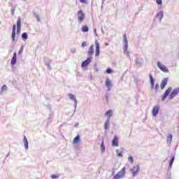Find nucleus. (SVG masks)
Returning a JSON list of instances; mask_svg holds the SVG:
<instances>
[{"label":"nucleus","instance_id":"1","mask_svg":"<svg viewBox=\"0 0 179 179\" xmlns=\"http://www.w3.org/2000/svg\"><path fill=\"white\" fill-rule=\"evenodd\" d=\"M123 44H124V53L129 55L128 53V38H127V34L123 35Z\"/></svg>","mask_w":179,"mask_h":179},{"label":"nucleus","instance_id":"2","mask_svg":"<svg viewBox=\"0 0 179 179\" xmlns=\"http://www.w3.org/2000/svg\"><path fill=\"white\" fill-rule=\"evenodd\" d=\"M125 177V167H123L115 176L114 179H121Z\"/></svg>","mask_w":179,"mask_h":179},{"label":"nucleus","instance_id":"3","mask_svg":"<svg viewBox=\"0 0 179 179\" xmlns=\"http://www.w3.org/2000/svg\"><path fill=\"white\" fill-rule=\"evenodd\" d=\"M131 171L132 173L133 177H136V176H138V173L141 171V166H139V165H136L133 166V168L131 169Z\"/></svg>","mask_w":179,"mask_h":179},{"label":"nucleus","instance_id":"4","mask_svg":"<svg viewBox=\"0 0 179 179\" xmlns=\"http://www.w3.org/2000/svg\"><path fill=\"white\" fill-rule=\"evenodd\" d=\"M77 16H78V20L79 23H82V22L83 20H85V13H83V10H80L78 13H77Z\"/></svg>","mask_w":179,"mask_h":179},{"label":"nucleus","instance_id":"5","mask_svg":"<svg viewBox=\"0 0 179 179\" xmlns=\"http://www.w3.org/2000/svg\"><path fill=\"white\" fill-rule=\"evenodd\" d=\"M22 29V18L19 17L17 20V36L20 33Z\"/></svg>","mask_w":179,"mask_h":179},{"label":"nucleus","instance_id":"6","mask_svg":"<svg viewBox=\"0 0 179 179\" xmlns=\"http://www.w3.org/2000/svg\"><path fill=\"white\" fill-rule=\"evenodd\" d=\"M95 57H99L100 55V43L99 41H95Z\"/></svg>","mask_w":179,"mask_h":179},{"label":"nucleus","instance_id":"7","mask_svg":"<svg viewBox=\"0 0 179 179\" xmlns=\"http://www.w3.org/2000/svg\"><path fill=\"white\" fill-rule=\"evenodd\" d=\"M157 66L161 71H162V72L169 73V69L166 67V66H164L160 62H157Z\"/></svg>","mask_w":179,"mask_h":179},{"label":"nucleus","instance_id":"8","mask_svg":"<svg viewBox=\"0 0 179 179\" xmlns=\"http://www.w3.org/2000/svg\"><path fill=\"white\" fill-rule=\"evenodd\" d=\"M159 110H160V106L159 105L155 106L152 108V116L157 117L159 114Z\"/></svg>","mask_w":179,"mask_h":179},{"label":"nucleus","instance_id":"9","mask_svg":"<svg viewBox=\"0 0 179 179\" xmlns=\"http://www.w3.org/2000/svg\"><path fill=\"white\" fill-rule=\"evenodd\" d=\"M178 93H179V88H176V89L173 90L169 96V100H173V99H174V96H177V94H178Z\"/></svg>","mask_w":179,"mask_h":179},{"label":"nucleus","instance_id":"10","mask_svg":"<svg viewBox=\"0 0 179 179\" xmlns=\"http://www.w3.org/2000/svg\"><path fill=\"white\" fill-rule=\"evenodd\" d=\"M171 90H173V88L171 87H169L167 89V90L164 92V94L162 95V101H164L167 97V96H169V94H170V92H171Z\"/></svg>","mask_w":179,"mask_h":179},{"label":"nucleus","instance_id":"11","mask_svg":"<svg viewBox=\"0 0 179 179\" xmlns=\"http://www.w3.org/2000/svg\"><path fill=\"white\" fill-rule=\"evenodd\" d=\"M90 62H92V57H88L85 61L83 62L81 66L85 68V66H87Z\"/></svg>","mask_w":179,"mask_h":179},{"label":"nucleus","instance_id":"12","mask_svg":"<svg viewBox=\"0 0 179 179\" xmlns=\"http://www.w3.org/2000/svg\"><path fill=\"white\" fill-rule=\"evenodd\" d=\"M106 86L108 88V92H110V90H111V87L113 86V83L110 80V78H106Z\"/></svg>","mask_w":179,"mask_h":179},{"label":"nucleus","instance_id":"13","mask_svg":"<svg viewBox=\"0 0 179 179\" xmlns=\"http://www.w3.org/2000/svg\"><path fill=\"white\" fill-rule=\"evenodd\" d=\"M69 97L71 100H73L75 103V108L78 106V100L76 99V97L73 94H69Z\"/></svg>","mask_w":179,"mask_h":179},{"label":"nucleus","instance_id":"14","mask_svg":"<svg viewBox=\"0 0 179 179\" xmlns=\"http://www.w3.org/2000/svg\"><path fill=\"white\" fill-rule=\"evenodd\" d=\"M12 41H15V38H16V24L13 26V32H12Z\"/></svg>","mask_w":179,"mask_h":179},{"label":"nucleus","instance_id":"15","mask_svg":"<svg viewBox=\"0 0 179 179\" xmlns=\"http://www.w3.org/2000/svg\"><path fill=\"white\" fill-rule=\"evenodd\" d=\"M94 53V45H92L90 47V49L87 52V55H88V57H92V55H93Z\"/></svg>","mask_w":179,"mask_h":179},{"label":"nucleus","instance_id":"16","mask_svg":"<svg viewBox=\"0 0 179 179\" xmlns=\"http://www.w3.org/2000/svg\"><path fill=\"white\" fill-rule=\"evenodd\" d=\"M112 146H115L116 148H117V146H119L118 137H117V136H115L113 138V140L112 141Z\"/></svg>","mask_w":179,"mask_h":179},{"label":"nucleus","instance_id":"17","mask_svg":"<svg viewBox=\"0 0 179 179\" xmlns=\"http://www.w3.org/2000/svg\"><path fill=\"white\" fill-rule=\"evenodd\" d=\"M164 16V13L163 11H159L156 17L159 18V22L162 23V19H163V17Z\"/></svg>","mask_w":179,"mask_h":179},{"label":"nucleus","instance_id":"18","mask_svg":"<svg viewBox=\"0 0 179 179\" xmlns=\"http://www.w3.org/2000/svg\"><path fill=\"white\" fill-rule=\"evenodd\" d=\"M150 81L151 83V89H155V78H153V76L151 73L149 74Z\"/></svg>","mask_w":179,"mask_h":179},{"label":"nucleus","instance_id":"19","mask_svg":"<svg viewBox=\"0 0 179 179\" xmlns=\"http://www.w3.org/2000/svg\"><path fill=\"white\" fill-rule=\"evenodd\" d=\"M23 142L26 150H29V141H27V138L26 137V136H24Z\"/></svg>","mask_w":179,"mask_h":179},{"label":"nucleus","instance_id":"20","mask_svg":"<svg viewBox=\"0 0 179 179\" xmlns=\"http://www.w3.org/2000/svg\"><path fill=\"white\" fill-rule=\"evenodd\" d=\"M173 141V135L171 134H168L167 137H166V143L168 145H171V142Z\"/></svg>","mask_w":179,"mask_h":179},{"label":"nucleus","instance_id":"21","mask_svg":"<svg viewBox=\"0 0 179 179\" xmlns=\"http://www.w3.org/2000/svg\"><path fill=\"white\" fill-rule=\"evenodd\" d=\"M167 82H168V80L167 78H164L162 82V84H161V89L163 90L164 89V87H166V86L167 85Z\"/></svg>","mask_w":179,"mask_h":179},{"label":"nucleus","instance_id":"22","mask_svg":"<svg viewBox=\"0 0 179 179\" xmlns=\"http://www.w3.org/2000/svg\"><path fill=\"white\" fill-rule=\"evenodd\" d=\"M110 128V118H108L104 124V129L107 131Z\"/></svg>","mask_w":179,"mask_h":179},{"label":"nucleus","instance_id":"23","mask_svg":"<svg viewBox=\"0 0 179 179\" xmlns=\"http://www.w3.org/2000/svg\"><path fill=\"white\" fill-rule=\"evenodd\" d=\"M16 52H14L13 54V57H12V59H11V65H15L16 64Z\"/></svg>","mask_w":179,"mask_h":179},{"label":"nucleus","instance_id":"24","mask_svg":"<svg viewBox=\"0 0 179 179\" xmlns=\"http://www.w3.org/2000/svg\"><path fill=\"white\" fill-rule=\"evenodd\" d=\"M80 141V136H77L73 138V143H79V141Z\"/></svg>","mask_w":179,"mask_h":179},{"label":"nucleus","instance_id":"25","mask_svg":"<svg viewBox=\"0 0 179 179\" xmlns=\"http://www.w3.org/2000/svg\"><path fill=\"white\" fill-rule=\"evenodd\" d=\"M105 115H106V117H108V118H109V120H110V117L113 115V110H108V111L106 113Z\"/></svg>","mask_w":179,"mask_h":179},{"label":"nucleus","instance_id":"26","mask_svg":"<svg viewBox=\"0 0 179 179\" xmlns=\"http://www.w3.org/2000/svg\"><path fill=\"white\" fill-rule=\"evenodd\" d=\"M101 153H104V152H106V146L104 145V141H102V143H101Z\"/></svg>","mask_w":179,"mask_h":179},{"label":"nucleus","instance_id":"27","mask_svg":"<svg viewBox=\"0 0 179 179\" xmlns=\"http://www.w3.org/2000/svg\"><path fill=\"white\" fill-rule=\"evenodd\" d=\"M81 30L83 33H87V31H89V27H87L86 25H84L83 26Z\"/></svg>","mask_w":179,"mask_h":179},{"label":"nucleus","instance_id":"28","mask_svg":"<svg viewBox=\"0 0 179 179\" xmlns=\"http://www.w3.org/2000/svg\"><path fill=\"white\" fill-rule=\"evenodd\" d=\"M116 153H117L118 157H122V153H123L122 149L116 150Z\"/></svg>","mask_w":179,"mask_h":179},{"label":"nucleus","instance_id":"29","mask_svg":"<svg viewBox=\"0 0 179 179\" xmlns=\"http://www.w3.org/2000/svg\"><path fill=\"white\" fill-rule=\"evenodd\" d=\"M175 157H174V156H173L172 157H171V161H170V162H169V167L170 168H171L172 166H173V163H174V160H175Z\"/></svg>","mask_w":179,"mask_h":179},{"label":"nucleus","instance_id":"30","mask_svg":"<svg viewBox=\"0 0 179 179\" xmlns=\"http://www.w3.org/2000/svg\"><path fill=\"white\" fill-rule=\"evenodd\" d=\"M6 90H8V86H6V85H3L2 87H1V94H2V92H5V91H6Z\"/></svg>","mask_w":179,"mask_h":179},{"label":"nucleus","instance_id":"31","mask_svg":"<svg viewBox=\"0 0 179 179\" xmlns=\"http://www.w3.org/2000/svg\"><path fill=\"white\" fill-rule=\"evenodd\" d=\"M22 40H27V34L26 32L22 34Z\"/></svg>","mask_w":179,"mask_h":179},{"label":"nucleus","instance_id":"32","mask_svg":"<svg viewBox=\"0 0 179 179\" xmlns=\"http://www.w3.org/2000/svg\"><path fill=\"white\" fill-rule=\"evenodd\" d=\"M128 160H129V162H130V163H134V157L130 155L128 157Z\"/></svg>","mask_w":179,"mask_h":179},{"label":"nucleus","instance_id":"33","mask_svg":"<svg viewBox=\"0 0 179 179\" xmlns=\"http://www.w3.org/2000/svg\"><path fill=\"white\" fill-rule=\"evenodd\" d=\"M52 179H55V178H59V175L57 174V175H52L51 176Z\"/></svg>","mask_w":179,"mask_h":179},{"label":"nucleus","instance_id":"34","mask_svg":"<svg viewBox=\"0 0 179 179\" xmlns=\"http://www.w3.org/2000/svg\"><path fill=\"white\" fill-rule=\"evenodd\" d=\"M157 4V5H162L163 4V1L162 0H156Z\"/></svg>","mask_w":179,"mask_h":179},{"label":"nucleus","instance_id":"35","mask_svg":"<svg viewBox=\"0 0 179 179\" xmlns=\"http://www.w3.org/2000/svg\"><path fill=\"white\" fill-rule=\"evenodd\" d=\"M80 2L81 3H85V5H87V0H80Z\"/></svg>","mask_w":179,"mask_h":179},{"label":"nucleus","instance_id":"36","mask_svg":"<svg viewBox=\"0 0 179 179\" xmlns=\"http://www.w3.org/2000/svg\"><path fill=\"white\" fill-rule=\"evenodd\" d=\"M106 73H113V69H108L106 70Z\"/></svg>","mask_w":179,"mask_h":179},{"label":"nucleus","instance_id":"37","mask_svg":"<svg viewBox=\"0 0 179 179\" xmlns=\"http://www.w3.org/2000/svg\"><path fill=\"white\" fill-rule=\"evenodd\" d=\"M35 17L36 18V20H38V22H40L41 20L40 16H38V15H36Z\"/></svg>","mask_w":179,"mask_h":179},{"label":"nucleus","instance_id":"38","mask_svg":"<svg viewBox=\"0 0 179 179\" xmlns=\"http://www.w3.org/2000/svg\"><path fill=\"white\" fill-rule=\"evenodd\" d=\"M71 52H72L73 54H75V52H76V48L71 49Z\"/></svg>","mask_w":179,"mask_h":179},{"label":"nucleus","instance_id":"39","mask_svg":"<svg viewBox=\"0 0 179 179\" xmlns=\"http://www.w3.org/2000/svg\"><path fill=\"white\" fill-rule=\"evenodd\" d=\"M81 45H82V47H86V45H87L86 42H83Z\"/></svg>","mask_w":179,"mask_h":179},{"label":"nucleus","instance_id":"40","mask_svg":"<svg viewBox=\"0 0 179 179\" xmlns=\"http://www.w3.org/2000/svg\"><path fill=\"white\" fill-rule=\"evenodd\" d=\"M155 90H157L159 89V84H156L155 87Z\"/></svg>","mask_w":179,"mask_h":179},{"label":"nucleus","instance_id":"41","mask_svg":"<svg viewBox=\"0 0 179 179\" xmlns=\"http://www.w3.org/2000/svg\"><path fill=\"white\" fill-rule=\"evenodd\" d=\"M94 33L95 36H97V31H96V28L94 29Z\"/></svg>","mask_w":179,"mask_h":179},{"label":"nucleus","instance_id":"42","mask_svg":"<svg viewBox=\"0 0 179 179\" xmlns=\"http://www.w3.org/2000/svg\"><path fill=\"white\" fill-rule=\"evenodd\" d=\"M11 15L13 16L15 15V10H11Z\"/></svg>","mask_w":179,"mask_h":179},{"label":"nucleus","instance_id":"43","mask_svg":"<svg viewBox=\"0 0 179 179\" xmlns=\"http://www.w3.org/2000/svg\"><path fill=\"white\" fill-rule=\"evenodd\" d=\"M46 65H47L48 68H49V69H50V63H46Z\"/></svg>","mask_w":179,"mask_h":179},{"label":"nucleus","instance_id":"44","mask_svg":"<svg viewBox=\"0 0 179 179\" xmlns=\"http://www.w3.org/2000/svg\"><path fill=\"white\" fill-rule=\"evenodd\" d=\"M22 50L19 51L18 54H22Z\"/></svg>","mask_w":179,"mask_h":179},{"label":"nucleus","instance_id":"45","mask_svg":"<svg viewBox=\"0 0 179 179\" xmlns=\"http://www.w3.org/2000/svg\"><path fill=\"white\" fill-rule=\"evenodd\" d=\"M105 45L107 47V45H108V43H105Z\"/></svg>","mask_w":179,"mask_h":179},{"label":"nucleus","instance_id":"46","mask_svg":"<svg viewBox=\"0 0 179 179\" xmlns=\"http://www.w3.org/2000/svg\"><path fill=\"white\" fill-rule=\"evenodd\" d=\"M79 125V123H77L75 127H78Z\"/></svg>","mask_w":179,"mask_h":179},{"label":"nucleus","instance_id":"47","mask_svg":"<svg viewBox=\"0 0 179 179\" xmlns=\"http://www.w3.org/2000/svg\"><path fill=\"white\" fill-rule=\"evenodd\" d=\"M95 71L97 72V71H99V69H96Z\"/></svg>","mask_w":179,"mask_h":179},{"label":"nucleus","instance_id":"48","mask_svg":"<svg viewBox=\"0 0 179 179\" xmlns=\"http://www.w3.org/2000/svg\"><path fill=\"white\" fill-rule=\"evenodd\" d=\"M0 24H1V22H0Z\"/></svg>","mask_w":179,"mask_h":179},{"label":"nucleus","instance_id":"49","mask_svg":"<svg viewBox=\"0 0 179 179\" xmlns=\"http://www.w3.org/2000/svg\"><path fill=\"white\" fill-rule=\"evenodd\" d=\"M104 1V0H103Z\"/></svg>","mask_w":179,"mask_h":179}]
</instances>
